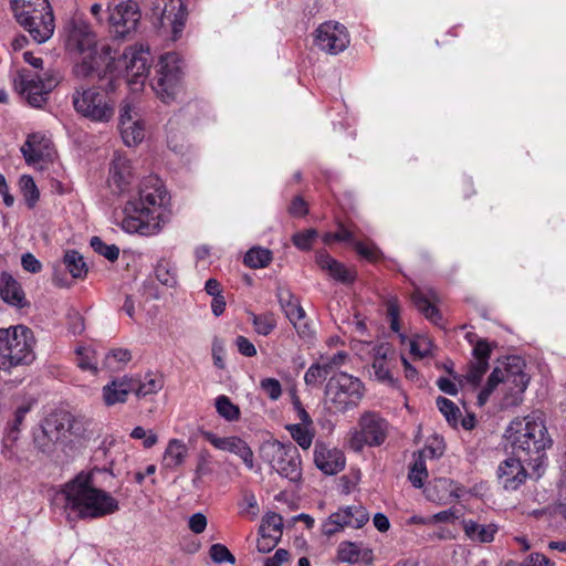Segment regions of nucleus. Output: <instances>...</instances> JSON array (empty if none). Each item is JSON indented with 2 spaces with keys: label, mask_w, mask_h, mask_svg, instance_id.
<instances>
[{
  "label": "nucleus",
  "mask_w": 566,
  "mask_h": 566,
  "mask_svg": "<svg viewBox=\"0 0 566 566\" xmlns=\"http://www.w3.org/2000/svg\"><path fill=\"white\" fill-rule=\"evenodd\" d=\"M354 248L359 255L369 261H376L380 255V251L374 244L357 241L354 243Z\"/></svg>",
  "instance_id": "338daca9"
},
{
  "label": "nucleus",
  "mask_w": 566,
  "mask_h": 566,
  "mask_svg": "<svg viewBox=\"0 0 566 566\" xmlns=\"http://www.w3.org/2000/svg\"><path fill=\"white\" fill-rule=\"evenodd\" d=\"M363 396V382L349 374L333 375L326 384V403L332 412L344 413L357 407Z\"/></svg>",
  "instance_id": "6e6552de"
},
{
  "label": "nucleus",
  "mask_w": 566,
  "mask_h": 566,
  "mask_svg": "<svg viewBox=\"0 0 566 566\" xmlns=\"http://www.w3.org/2000/svg\"><path fill=\"white\" fill-rule=\"evenodd\" d=\"M317 235L318 233L315 229H307L295 233L292 237V242L297 249L306 251L312 248L313 241L317 238Z\"/></svg>",
  "instance_id": "5fc2aeb1"
},
{
  "label": "nucleus",
  "mask_w": 566,
  "mask_h": 566,
  "mask_svg": "<svg viewBox=\"0 0 566 566\" xmlns=\"http://www.w3.org/2000/svg\"><path fill=\"white\" fill-rule=\"evenodd\" d=\"M432 348V340L424 336H420L410 343L411 353L420 358L431 355Z\"/></svg>",
  "instance_id": "13d9d810"
},
{
  "label": "nucleus",
  "mask_w": 566,
  "mask_h": 566,
  "mask_svg": "<svg viewBox=\"0 0 566 566\" xmlns=\"http://www.w3.org/2000/svg\"><path fill=\"white\" fill-rule=\"evenodd\" d=\"M283 517L276 513H268L261 522L259 532H265L271 534H283Z\"/></svg>",
  "instance_id": "603ef678"
},
{
  "label": "nucleus",
  "mask_w": 566,
  "mask_h": 566,
  "mask_svg": "<svg viewBox=\"0 0 566 566\" xmlns=\"http://www.w3.org/2000/svg\"><path fill=\"white\" fill-rule=\"evenodd\" d=\"M261 458L279 474L283 471V443L279 440L265 441L260 449Z\"/></svg>",
  "instance_id": "473e14b6"
},
{
  "label": "nucleus",
  "mask_w": 566,
  "mask_h": 566,
  "mask_svg": "<svg viewBox=\"0 0 566 566\" xmlns=\"http://www.w3.org/2000/svg\"><path fill=\"white\" fill-rule=\"evenodd\" d=\"M63 263L74 279H83L87 274L88 270L83 255L75 250L65 253Z\"/></svg>",
  "instance_id": "4c0bfd02"
},
{
  "label": "nucleus",
  "mask_w": 566,
  "mask_h": 566,
  "mask_svg": "<svg viewBox=\"0 0 566 566\" xmlns=\"http://www.w3.org/2000/svg\"><path fill=\"white\" fill-rule=\"evenodd\" d=\"M369 521V514L361 505H350L331 514L322 524V532L332 536L345 527L360 528Z\"/></svg>",
  "instance_id": "dca6fc26"
},
{
  "label": "nucleus",
  "mask_w": 566,
  "mask_h": 566,
  "mask_svg": "<svg viewBox=\"0 0 566 566\" xmlns=\"http://www.w3.org/2000/svg\"><path fill=\"white\" fill-rule=\"evenodd\" d=\"M132 377L115 379L103 387V398L107 406L122 403L127 400L129 392H133Z\"/></svg>",
  "instance_id": "7c9ffc66"
},
{
  "label": "nucleus",
  "mask_w": 566,
  "mask_h": 566,
  "mask_svg": "<svg viewBox=\"0 0 566 566\" xmlns=\"http://www.w3.org/2000/svg\"><path fill=\"white\" fill-rule=\"evenodd\" d=\"M35 339L29 327L17 325L0 329V369L29 365L34 358Z\"/></svg>",
  "instance_id": "39448f33"
},
{
  "label": "nucleus",
  "mask_w": 566,
  "mask_h": 566,
  "mask_svg": "<svg viewBox=\"0 0 566 566\" xmlns=\"http://www.w3.org/2000/svg\"><path fill=\"white\" fill-rule=\"evenodd\" d=\"M437 407L440 412L446 417L447 421L457 427L461 417V411L450 399L444 397L437 398Z\"/></svg>",
  "instance_id": "a18cd8bd"
},
{
  "label": "nucleus",
  "mask_w": 566,
  "mask_h": 566,
  "mask_svg": "<svg viewBox=\"0 0 566 566\" xmlns=\"http://www.w3.org/2000/svg\"><path fill=\"white\" fill-rule=\"evenodd\" d=\"M133 392L138 397H146L151 394H156L163 387V381L159 378L153 377L150 374L145 376V380H137L132 378Z\"/></svg>",
  "instance_id": "58836bf2"
},
{
  "label": "nucleus",
  "mask_w": 566,
  "mask_h": 566,
  "mask_svg": "<svg viewBox=\"0 0 566 566\" xmlns=\"http://www.w3.org/2000/svg\"><path fill=\"white\" fill-rule=\"evenodd\" d=\"M289 213L295 218H302L308 213V205L303 197L296 196L292 200L289 207Z\"/></svg>",
  "instance_id": "774afa93"
},
{
  "label": "nucleus",
  "mask_w": 566,
  "mask_h": 566,
  "mask_svg": "<svg viewBox=\"0 0 566 566\" xmlns=\"http://www.w3.org/2000/svg\"><path fill=\"white\" fill-rule=\"evenodd\" d=\"M33 444L39 452L45 455H52L59 446H64L63 438L56 427V420L52 415L33 432Z\"/></svg>",
  "instance_id": "412c9836"
},
{
  "label": "nucleus",
  "mask_w": 566,
  "mask_h": 566,
  "mask_svg": "<svg viewBox=\"0 0 566 566\" xmlns=\"http://www.w3.org/2000/svg\"><path fill=\"white\" fill-rule=\"evenodd\" d=\"M205 438L217 449L239 455L249 469L253 468V452L242 439L238 437L219 438L211 432H206Z\"/></svg>",
  "instance_id": "5701e85b"
},
{
  "label": "nucleus",
  "mask_w": 566,
  "mask_h": 566,
  "mask_svg": "<svg viewBox=\"0 0 566 566\" xmlns=\"http://www.w3.org/2000/svg\"><path fill=\"white\" fill-rule=\"evenodd\" d=\"M525 361L520 356H510L503 367H495L489 376L486 387L481 391L479 399L489 396L499 384H503L507 391L505 405H515L526 390L530 377L524 371Z\"/></svg>",
  "instance_id": "423d86ee"
},
{
  "label": "nucleus",
  "mask_w": 566,
  "mask_h": 566,
  "mask_svg": "<svg viewBox=\"0 0 566 566\" xmlns=\"http://www.w3.org/2000/svg\"><path fill=\"white\" fill-rule=\"evenodd\" d=\"M69 517L98 518L119 510L118 501L93 485L88 473H80L69 481L59 494Z\"/></svg>",
  "instance_id": "f257e3e1"
},
{
  "label": "nucleus",
  "mask_w": 566,
  "mask_h": 566,
  "mask_svg": "<svg viewBox=\"0 0 566 566\" xmlns=\"http://www.w3.org/2000/svg\"><path fill=\"white\" fill-rule=\"evenodd\" d=\"M444 442L440 438H433L432 441L427 443L422 450H420L418 453H416L418 457H422L424 460L426 458L429 459H438L442 457L444 453Z\"/></svg>",
  "instance_id": "864d4df0"
},
{
  "label": "nucleus",
  "mask_w": 566,
  "mask_h": 566,
  "mask_svg": "<svg viewBox=\"0 0 566 566\" xmlns=\"http://www.w3.org/2000/svg\"><path fill=\"white\" fill-rule=\"evenodd\" d=\"M338 559L344 563H364L369 565L374 560L373 551L353 542H343L338 546Z\"/></svg>",
  "instance_id": "c756f323"
},
{
  "label": "nucleus",
  "mask_w": 566,
  "mask_h": 566,
  "mask_svg": "<svg viewBox=\"0 0 566 566\" xmlns=\"http://www.w3.org/2000/svg\"><path fill=\"white\" fill-rule=\"evenodd\" d=\"M465 535L473 542L491 543L499 527L496 524H480L473 520H464L462 522Z\"/></svg>",
  "instance_id": "2f4dec72"
},
{
  "label": "nucleus",
  "mask_w": 566,
  "mask_h": 566,
  "mask_svg": "<svg viewBox=\"0 0 566 566\" xmlns=\"http://www.w3.org/2000/svg\"><path fill=\"white\" fill-rule=\"evenodd\" d=\"M285 458H289L285 467V478L297 488L302 479L301 455L297 448L291 442L285 443Z\"/></svg>",
  "instance_id": "f704fd0d"
},
{
  "label": "nucleus",
  "mask_w": 566,
  "mask_h": 566,
  "mask_svg": "<svg viewBox=\"0 0 566 566\" xmlns=\"http://www.w3.org/2000/svg\"><path fill=\"white\" fill-rule=\"evenodd\" d=\"M119 132L122 142H143L145 138V123L135 112V106L125 102L119 111Z\"/></svg>",
  "instance_id": "aec40b11"
},
{
  "label": "nucleus",
  "mask_w": 566,
  "mask_h": 566,
  "mask_svg": "<svg viewBox=\"0 0 566 566\" xmlns=\"http://www.w3.org/2000/svg\"><path fill=\"white\" fill-rule=\"evenodd\" d=\"M209 555L211 559L217 564H234L235 562L233 554L222 544H213L209 549Z\"/></svg>",
  "instance_id": "bf43d9fd"
},
{
  "label": "nucleus",
  "mask_w": 566,
  "mask_h": 566,
  "mask_svg": "<svg viewBox=\"0 0 566 566\" xmlns=\"http://www.w3.org/2000/svg\"><path fill=\"white\" fill-rule=\"evenodd\" d=\"M151 86L164 103L178 97L184 87V61L178 53L168 52L160 56Z\"/></svg>",
  "instance_id": "0eeeda50"
},
{
  "label": "nucleus",
  "mask_w": 566,
  "mask_h": 566,
  "mask_svg": "<svg viewBox=\"0 0 566 566\" xmlns=\"http://www.w3.org/2000/svg\"><path fill=\"white\" fill-rule=\"evenodd\" d=\"M359 430L350 433L349 447L356 452L364 449L365 446L379 447L388 436V421L374 411L364 412L358 420Z\"/></svg>",
  "instance_id": "9d476101"
},
{
  "label": "nucleus",
  "mask_w": 566,
  "mask_h": 566,
  "mask_svg": "<svg viewBox=\"0 0 566 566\" xmlns=\"http://www.w3.org/2000/svg\"><path fill=\"white\" fill-rule=\"evenodd\" d=\"M133 174L129 160L115 153L112 167L109 169L108 185L114 193L124 192L132 182Z\"/></svg>",
  "instance_id": "393cba45"
},
{
  "label": "nucleus",
  "mask_w": 566,
  "mask_h": 566,
  "mask_svg": "<svg viewBox=\"0 0 566 566\" xmlns=\"http://www.w3.org/2000/svg\"><path fill=\"white\" fill-rule=\"evenodd\" d=\"M73 105L77 113L95 122H107L114 114L107 95L96 88L76 92Z\"/></svg>",
  "instance_id": "ddd939ff"
},
{
  "label": "nucleus",
  "mask_w": 566,
  "mask_h": 566,
  "mask_svg": "<svg viewBox=\"0 0 566 566\" xmlns=\"http://www.w3.org/2000/svg\"><path fill=\"white\" fill-rule=\"evenodd\" d=\"M11 10L20 25L30 27L29 19L40 18L42 20L41 32L35 31V38L44 39L52 30V9L48 0H10Z\"/></svg>",
  "instance_id": "4468645a"
},
{
  "label": "nucleus",
  "mask_w": 566,
  "mask_h": 566,
  "mask_svg": "<svg viewBox=\"0 0 566 566\" xmlns=\"http://www.w3.org/2000/svg\"><path fill=\"white\" fill-rule=\"evenodd\" d=\"M21 192L29 208H33L40 198L39 189L31 176L23 175L19 181Z\"/></svg>",
  "instance_id": "c03bdc74"
},
{
  "label": "nucleus",
  "mask_w": 566,
  "mask_h": 566,
  "mask_svg": "<svg viewBox=\"0 0 566 566\" xmlns=\"http://www.w3.org/2000/svg\"><path fill=\"white\" fill-rule=\"evenodd\" d=\"M411 298L418 311L421 312L426 318L436 325L442 326V314L431 303V301H437V293L433 290L430 289L428 293L424 294L421 290L416 289Z\"/></svg>",
  "instance_id": "c85d7f7f"
},
{
  "label": "nucleus",
  "mask_w": 566,
  "mask_h": 566,
  "mask_svg": "<svg viewBox=\"0 0 566 566\" xmlns=\"http://www.w3.org/2000/svg\"><path fill=\"white\" fill-rule=\"evenodd\" d=\"M489 368L488 361H473L469 366V370L465 375L467 380L473 386H478Z\"/></svg>",
  "instance_id": "4d7b16f0"
},
{
  "label": "nucleus",
  "mask_w": 566,
  "mask_h": 566,
  "mask_svg": "<svg viewBox=\"0 0 566 566\" xmlns=\"http://www.w3.org/2000/svg\"><path fill=\"white\" fill-rule=\"evenodd\" d=\"M122 63L126 71V82L130 90L138 91L149 73L151 54L148 46L135 44L125 50Z\"/></svg>",
  "instance_id": "f8f14e48"
},
{
  "label": "nucleus",
  "mask_w": 566,
  "mask_h": 566,
  "mask_svg": "<svg viewBox=\"0 0 566 566\" xmlns=\"http://www.w3.org/2000/svg\"><path fill=\"white\" fill-rule=\"evenodd\" d=\"M91 247L95 252L103 255L111 262H114L118 259L119 249L115 244H106L99 237H93L91 239Z\"/></svg>",
  "instance_id": "09e8293b"
},
{
  "label": "nucleus",
  "mask_w": 566,
  "mask_h": 566,
  "mask_svg": "<svg viewBox=\"0 0 566 566\" xmlns=\"http://www.w3.org/2000/svg\"><path fill=\"white\" fill-rule=\"evenodd\" d=\"M187 455V446L181 440L172 439L169 441L165 451V465L167 468H176L184 463Z\"/></svg>",
  "instance_id": "c9c22d12"
},
{
  "label": "nucleus",
  "mask_w": 566,
  "mask_h": 566,
  "mask_svg": "<svg viewBox=\"0 0 566 566\" xmlns=\"http://www.w3.org/2000/svg\"><path fill=\"white\" fill-rule=\"evenodd\" d=\"M156 279L164 285L174 287L177 284L176 266L166 259L158 261L155 268Z\"/></svg>",
  "instance_id": "ea45409f"
},
{
  "label": "nucleus",
  "mask_w": 566,
  "mask_h": 566,
  "mask_svg": "<svg viewBox=\"0 0 566 566\" xmlns=\"http://www.w3.org/2000/svg\"><path fill=\"white\" fill-rule=\"evenodd\" d=\"M217 412L228 421H235L240 418V409L232 403L229 397L221 395L216 399Z\"/></svg>",
  "instance_id": "37998d69"
},
{
  "label": "nucleus",
  "mask_w": 566,
  "mask_h": 566,
  "mask_svg": "<svg viewBox=\"0 0 566 566\" xmlns=\"http://www.w3.org/2000/svg\"><path fill=\"white\" fill-rule=\"evenodd\" d=\"M166 196L163 181L157 176L146 178L139 190V199L128 201L124 208L122 229L142 235L157 233L160 227L154 213L164 205Z\"/></svg>",
  "instance_id": "f03ea898"
},
{
  "label": "nucleus",
  "mask_w": 566,
  "mask_h": 566,
  "mask_svg": "<svg viewBox=\"0 0 566 566\" xmlns=\"http://www.w3.org/2000/svg\"><path fill=\"white\" fill-rule=\"evenodd\" d=\"M254 329L260 335H269L276 326V319L272 314H250Z\"/></svg>",
  "instance_id": "8fccbe9b"
},
{
  "label": "nucleus",
  "mask_w": 566,
  "mask_h": 566,
  "mask_svg": "<svg viewBox=\"0 0 566 566\" xmlns=\"http://www.w3.org/2000/svg\"><path fill=\"white\" fill-rule=\"evenodd\" d=\"M260 537L258 539V551L261 553H270L280 542L282 535L271 534L265 532H259Z\"/></svg>",
  "instance_id": "680f3d73"
},
{
  "label": "nucleus",
  "mask_w": 566,
  "mask_h": 566,
  "mask_svg": "<svg viewBox=\"0 0 566 566\" xmlns=\"http://www.w3.org/2000/svg\"><path fill=\"white\" fill-rule=\"evenodd\" d=\"M347 358V353L338 352L332 356H321L316 363L319 364L327 378L328 376L336 375V371L346 363Z\"/></svg>",
  "instance_id": "a19ab883"
},
{
  "label": "nucleus",
  "mask_w": 566,
  "mask_h": 566,
  "mask_svg": "<svg viewBox=\"0 0 566 566\" xmlns=\"http://www.w3.org/2000/svg\"><path fill=\"white\" fill-rule=\"evenodd\" d=\"M61 78V74L52 69L44 71L41 75L23 70L14 78V86L31 106L41 107Z\"/></svg>",
  "instance_id": "1a4fd4ad"
},
{
  "label": "nucleus",
  "mask_w": 566,
  "mask_h": 566,
  "mask_svg": "<svg viewBox=\"0 0 566 566\" xmlns=\"http://www.w3.org/2000/svg\"><path fill=\"white\" fill-rule=\"evenodd\" d=\"M76 364L82 370H88L93 374L97 371V360L95 350L88 347H80L76 350Z\"/></svg>",
  "instance_id": "de8ad7c7"
},
{
  "label": "nucleus",
  "mask_w": 566,
  "mask_h": 566,
  "mask_svg": "<svg viewBox=\"0 0 566 566\" xmlns=\"http://www.w3.org/2000/svg\"><path fill=\"white\" fill-rule=\"evenodd\" d=\"M106 11L109 30L116 38H126L137 30L142 11L135 0L109 1Z\"/></svg>",
  "instance_id": "9b49d317"
},
{
  "label": "nucleus",
  "mask_w": 566,
  "mask_h": 566,
  "mask_svg": "<svg viewBox=\"0 0 566 566\" xmlns=\"http://www.w3.org/2000/svg\"><path fill=\"white\" fill-rule=\"evenodd\" d=\"M315 43L329 54H338L348 46L349 34L338 22H324L316 30Z\"/></svg>",
  "instance_id": "a211bd4d"
},
{
  "label": "nucleus",
  "mask_w": 566,
  "mask_h": 566,
  "mask_svg": "<svg viewBox=\"0 0 566 566\" xmlns=\"http://www.w3.org/2000/svg\"><path fill=\"white\" fill-rule=\"evenodd\" d=\"M316 467L326 474H336L345 467V457L337 449H329L324 443L316 442L314 450Z\"/></svg>",
  "instance_id": "b1692460"
},
{
  "label": "nucleus",
  "mask_w": 566,
  "mask_h": 566,
  "mask_svg": "<svg viewBox=\"0 0 566 566\" xmlns=\"http://www.w3.org/2000/svg\"><path fill=\"white\" fill-rule=\"evenodd\" d=\"M0 296L3 302L18 308L30 305L21 284L8 272L0 274Z\"/></svg>",
  "instance_id": "a878e982"
},
{
  "label": "nucleus",
  "mask_w": 566,
  "mask_h": 566,
  "mask_svg": "<svg viewBox=\"0 0 566 566\" xmlns=\"http://www.w3.org/2000/svg\"><path fill=\"white\" fill-rule=\"evenodd\" d=\"M52 416L54 420H56V427L63 438L64 444L90 439L93 434V422L84 416H74L66 411Z\"/></svg>",
  "instance_id": "f3484780"
},
{
  "label": "nucleus",
  "mask_w": 566,
  "mask_h": 566,
  "mask_svg": "<svg viewBox=\"0 0 566 566\" xmlns=\"http://www.w3.org/2000/svg\"><path fill=\"white\" fill-rule=\"evenodd\" d=\"M371 370L375 377L380 381L391 380L389 369L386 366L385 356L376 357L371 364Z\"/></svg>",
  "instance_id": "69168bd1"
},
{
  "label": "nucleus",
  "mask_w": 566,
  "mask_h": 566,
  "mask_svg": "<svg viewBox=\"0 0 566 566\" xmlns=\"http://www.w3.org/2000/svg\"><path fill=\"white\" fill-rule=\"evenodd\" d=\"M505 439L514 455L530 462L541 461L552 446L545 421L537 412L513 419L506 428Z\"/></svg>",
  "instance_id": "7ed1b4c3"
},
{
  "label": "nucleus",
  "mask_w": 566,
  "mask_h": 566,
  "mask_svg": "<svg viewBox=\"0 0 566 566\" xmlns=\"http://www.w3.org/2000/svg\"><path fill=\"white\" fill-rule=\"evenodd\" d=\"M318 266L328 273L331 277L342 283H350L355 274L345 268V265L333 259L326 251H317L315 255Z\"/></svg>",
  "instance_id": "cd10ccee"
},
{
  "label": "nucleus",
  "mask_w": 566,
  "mask_h": 566,
  "mask_svg": "<svg viewBox=\"0 0 566 566\" xmlns=\"http://www.w3.org/2000/svg\"><path fill=\"white\" fill-rule=\"evenodd\" d=\"M29 23H30V27L28 25H21L25 31H28V33L30 34V36L33 39V41L38 44H41V43H44L46 42L49 39H51V36L53 35L54 33V29H55V24H54V17L52 15V20H51V25H52V30L49 31V35H44V39H38L35 38V31L39 30V32H41L42 30V19L40 18H32V19H29ZM45 19H43L44 21Z\"/></svg>",
  "instance_id": "6e6d98bb"
},
{
  "label": "nucleus",
  "mask_w": 566,
  "mask_h": 566,
  "mask_svg": "<svg viewBox=\"0 0 566 566\" xmlns=\"http://www.w3.org/2000/svg\"><path fill=\"white\" fill-rule=\"evenodd\" d=\"M408 478L415 488L420 489L423 486V482L428 478V471L422 457L415 454V461L410 468Z\"/></svg>",
  "instance_id": "49530a36"
},
{
  "label": "nucleus",
  "mask_w": 566,
  "mask_h": 566,
  "mask_svg": "<svg viewBox=\"0 0 566 566\" xmlns=\"http://www.w3.org/2000/svg\"><path fill=\"white\" fill-rule=\"evenodd\" d=\"M241 505V513L244 515H249L252 518L255 517L259 513V505L255 499V495L251 492H245L243 494Z\"/></svg>",
  "instance_id": "0e129e2a"
},
{
  "label": "nucleus",
  "mask_w": 566,
  "mask_h": 566,
  "mask_svg": "<svg viewBox=\"0 0 566 566\" xmlns=\"http://www.w3.org/2000/svg\"><path fill=\"white\" fill-rule=\"evenodd\" d=\"M326 379V374L321 369L319 364L314 363L306 370L304 380L308 386H318Z\"/></svg>",
  "instance_id": "e2e57ef3"
},
{
  "label": "nucleus",
  "mask_w": 566,
  "mask_h": 566,
  "mask_svg": "<svg viewBox=\"0 0 566 566\" xmlns=\"http://www.w3.org/2000/svg\"><path fill=\"white\" fill-rule=\"evenodd\" d=\"M285 430L303 450H307L312 446L315 436L313 421L308 424L305 421L285 424Z\"/></svg>",
  "instance_id": "72a5a7b5"
},
{
  "label": "nucleus",
  "mask_w": 566,
  "mask_h": 566,
  "mask_svg": "<svg viewBox=\"0 0 566 566\" xmlns=\"http://www.w3.org/2000/svg\"><path fill=\"white\" fill-rule=\"evenodd\" d=\"M151 11L160 28H170L172 40L181 35L188 14L184 0H154Z\"/></svg>",
  "instance_id": "2eb2a0df"
},
{
  "label": "nucleus",
  "mask_w": 566,
  "mask_h": 566,
  "mask_svg": "<svg viewBox=\"0 0 566 566\" xmlns=\"http://www.w3.org/2000/svg\"><path fill=\"white\" fill-rule=\"evenodd\" d=\"M524 458L510 457L502 461L497 467L499 483L506 491H516L525 483L528 474L523 465Z\"/></svg>",
  "instance_id": "6ab92c4d"
},
{
  "label": "nucleus",
  "mask_w": 566,
  "mask_h": 566,
  "mask_svg": "<svg viewBox=\"0 0 566 566\" xmlns=\"http://www.w3.org/2000/svg\"><path fill=\"white\" fill-rule=\"evenodd\" d=\"M32 406L33 401H25L15 409L13 419L11 422H9L4 437L7 442L13 443L19 439L20 427L23 423L27 413L31 410Z\"/></svg>",
  "instance_id": "e433bc0d"
},
{
  "label": "nucleus",
  "mask_w": 566,
  "mask_h": 566,
  "mask_svg": "<svg viewBox=\"0 0 566 566\" xmlns=\"http://www.w3.org/2000/svg\"><path fill=\"white\" fill-rule=\"evenodd\" d=\"M20 150L28 165L41 170L52 163L56 155L53 144H22Z\"/></svg>",
  "instance_id": "bb28decb"
},
{
  "label": "nucleus",
  "mask_w": 566,
  "mask_h": 566,
  "mask_svg": "<svg viewBox=\"0 0 566 566\" xmlns=\"http://www.w3.org/2000/svg\"><path fill=\"white\" fill-rule=\"evenodd\" d=\"M285 316L289 318L296 334L305 343L313 340L315 336V329L312 322L307 318L305 311L300 305V302L293 295L285 300Z\"/></svg>",
  "instance_id": "4be33fe9"
},
{
  "label": "nucleus",
  "mask_w": 566,
  "mask_h": 566,
  "mask_svg": "<svg viewBox=\"0 0 566 566\" xmlns=\"http://www.w3.org/2000/svg\"><path fill=\"white\" fill-rule=\"evenodd\" d=\"M271 261V252L266 249L252 248L250 249L243 259L247 266L252 269L264 268Z\"/></svg>",
  "instance_id": "79ce46f5"
},
{
  "label": "nucleus",
  "mask_w": 566,
  "mask_h": 566,
  "mask_svg": "<svg viewBox=\"0 0 566 566\" xmlns=\"http://www.w3.org/2000/svg\"><path fill=\"white\" fill-rule=\"evenodd\" d=\"M260 388L265 396L272 400H277L282 395L281 382L275 378H264L260 382Z\"/></svg>",
  "instance_id": "052dcab7"
},
{
  "label": "nucleus",
  "mask_w": 566,
  "mask_h": 566,
  "mask_svg": "<svg viewBox=\"0 0 566 566\" xmlns=\"http://www.w3.org/2000/svg\"><path fill=\"white\" fill-rule=\"evenodd\" d=\"M64 43L70 53L83 56L75 66L76 74L90 75L96 67L97 55V38L90 23L82 18H73L64 27Z\"/></svg>",
  "instance_id": "20e7f679"
},
{
  "label": "nucleus",
  "mask_w": 566,
  "mask_h": 566,
  "mask_svg": "<svg viewBox=\"0 0 566 566\" xmlns=\"http://www.w3.org/2000/svg\"><path fill=\"white\" fill-rule=\"evenodd\" d=\"M289 396L292 403L290 412L294 415V420H298V422L305 421L307 424L313 421L296 395V389L294 387L289 388Z\"/></svg>",
  "instance_id": "3c124183"
}]
</instances>
